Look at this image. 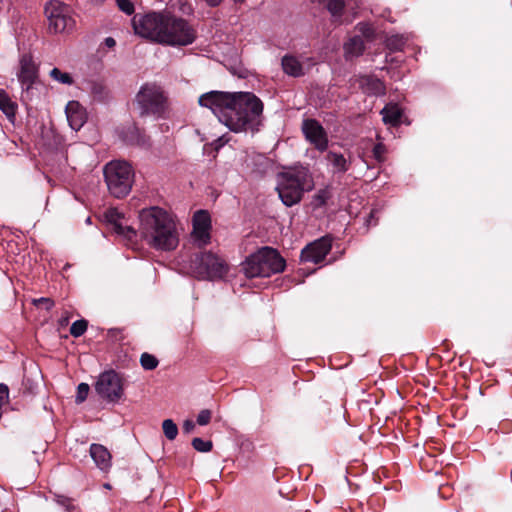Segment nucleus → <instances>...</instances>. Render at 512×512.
<instances>
[{
	"label": "nucleus",
	"instance_id": "42",
	"mask_svg": "<svg viewBox=\"0 0 512 512\" xmlns=\"http://www.w3.org/2000/svg\"><path fill=\"white\" fill-rule=\"evenodd\" d=\"M209 7L219 6L223 0H203Z\"/></svg>",
	"mask_w": 512,
	"mask_h": 512
},
{
	"label": "nucleus",
	"instance_id": "13",
	"mask_svg": "<svg viewBox=\"0 0 512 512\" xmlns=\"http://www.w3.org/2000/svg\"><path fill=\"white\" fill-rule=\"evenodd\" d=\"M211 228L210 215L205 210L197 211L193 216V235L199 246L206 245L209 242Z\"/></svg>",
	"mask_w": 512,
	"mask_h": 512
},
{
	"label": "nucleus",
	"instance_id": "39",
	"mask_svg": "<svg viewBox=\"0 0 512 512\" xmlns=\"http://www.w3.org/2000/svg\"><path fill=\"white\" fill-rule=\"evenodd\" d=\"M9 400V389L7 385L0 383V404L6 405Z\"/></svg>",
	"mask_w": 512,
	"mask_h": 512
},
{
	"label": "nucleus",
	"instance_id": "17",
	"mask_svg": "<svg viewBox=\"0 0 512 512\" xmlns=\"http://www.w3.org/2000/svg\"><path fill=\"white\" fill-rule=\"evenodd\" d=\"M90 455L97 467L101 470H108L111 466V454L106 447L100 444H92Z\"/></svg>",
	"mask_w": 512,
	"mask_h": 512
},
{
	"label": "nucleus",
	"instance_id": "5",
	"mask_svg": "<svg viewBox=\"0 0 512 512\" xmlns=\"http://www.w3.org/2000/svg\"><path fill=\"white\" fill-rule=\"evenodd\" d=\"M284 268V259L271 247L259 249L242 263V270L249 278L269 277L272 274L282 272Z\"/></svg>",
	"mask_w": 512,
	"mask_h": 512
},
{
	"label": "nucleus",
	"instance_id": "44",
	"mask_svg": "<svg viewBox=\"0 0 512 512\" xmlns=\"http://www.w3.org/2000/svg\"><path fill=\"white\" fill-rule=\"evenodd\" d=\"M105 44L109 48H112V47L115 46L116 42H115V40L112 37H108V38L105 39Z\"/></svg>",
	"mask_w": 512,
	"mask_h": 512
},
{
	"label": "nucleus",
	"instance_id": "19",
	"mask_svg": "<svg viewBox=\"0 0 512 512\" xmlns=\"http://www.w3.org/2000/svg\"><path fill=\"white\" fill-rule=\"evenodd\" d=\"M105 215L107 221L112 225L116 233L125 235L128 238H130V233L135 234V231L131 227H123L121 223H119L121 215L116 209H109Z\"/></svg>",
	"mask_w": 512,
	"mask_h": 512
},
{
	"label": "nucleus",
	"instance_id": "23",
	"mask_svg": "<svg viewBox=\"0 0 512 512\" xmlns=\"http://www.w3.org/2000/svg\"><path fill=\"white\" fill-rule=\"evenodd\" d=\"M326 159L333 166L335 171L344 173L349 169V163L342 154L329 152L326 155Z\"/></svg>",
	"mask_w": 512,
	"mask_h": 512
},
{
	"label": "nucleus",
	"instance_id": "38",
	"mask_svg": "<svg viewBox=\"0 0 512 512\" xmlns=\"http://www.w3.org/2000/svg\"><path fill=\"white\" fill-rule=\"evenodd\" d=\"M33 304L38 307L42 306L46 310H50L54 306V301L51 298H39L34 299Z\"/></svg>",
	"mask_w": 512,
	"mask_h": 512
},
{
	"label": "nucleus",
	"instance_id": "46",
	"mask_svg": "<svg viewBox=\"0 0 512 512\" xmlns=\"http://www.w3.org/2000/svg\"><path fill=\"white\" fill-rule=\"evenodd\" d=\"M374 216V213L373 211L370 213V218H372Z\"/></svg>",
	"mask_w": 512,
	"mask_h": 512
},
{
	"label": "nucleus",
	"instance_id": "26",
	"mask_svg": "<svg viewBox=\"0 0 512 512\" xmlns=\"http://www.w3.org/2000/svg\"><path fill=\"white\" fill-rule=\"evenodd\" d=\"M327 10L334 18H340L345 6L344 0H322Z\"/></svg>",
	"mask_w": 512,
	"mask_h": 512
},
{
	"label": "nucleus",
	"instance_id": "9",
	"mask_svg": "<svg viewBox=\"0 0 512 512\" xmlns=\"http://www.w3.org/2000/svg\"><path fill=\"white\" fill-rule=\"evenodd\" d=\"M135 103L140 116L156 115L164 110L165 97L159 86L147 83L137 93Z\"/></svg>",
	"mask_w": 512,
	"mask_h": 512
},
{
	"label": "nucleus",
	"instance_id": "16",
	"mask_svg": "<svg viewBox=\"0 0 512 512\" xmlns=\"http://www.w3.org/2000/svg\"><path fill=\"white\" fill-rule=\"evenodd\" d=\"M358 83L359 88L366 94L383 95L385 93L384 83L374 76H361Z\"/></svg>",
	"mask_w": 512,
	"mask_h": 512
},
{
	"label": "nucleus",
	"instance_id": "3",
	"mask_svg": "<svg viewBox=\"0 0 512 512\" xmlns=\"http://www.w3.org/2000/svg\"><path fill=\"white\" fill-rule=\"evenodd\" d=\"M141 236L147 243L159 250H173L177 247L179 238L175 222L161 208L151 207L139 214Z\"/></svg>",
	"mask_w": 512,
	"mask_h": 512
},
{
	"label": "nucleus",
	"instance_id": "11",
	"mask_svg": "<svg viewBox=\"0 0 512 512\" xmlns=\"http://www.w3.org/2000/svg\"><path fill=\"white\" fill-rule=\"evenodd\" d=\"M331 250V240L327 237L320 238L307 245L301 252L303 261L319 263Z\"/></svg>",
	"mask_w": 512,
	"mask_h": 512
},
{
	"label": "nucleus",
	"instance_id": "10",
	"mask_svg": "<svg viewBox=\"0 0 512 512\" xmlns=\"http://www.w3.org/2000/svg\"><path fill=\"white\" fill-rule=\"evenodd\" d=\"M95 390L102 399L117 402L124 393L122 378L113 370L105 371L100 374Z\"/></svg>",
	"mask_w": 512,
	"mask_h": 512
},
{
	"label": "nucleus",
	"instance_id": "20",
	"mask_svg": "<svg viewBox=\"0 0 512 512\" xmlns=\"http://www.w3.org/2000/svg\"><path fill=\"white\" fill-rule=\"evenodd\" d=\"M0 110L9 120H14L17 104L11 100L9 95L3 89H0Z\"/></svg>",
	"mask_w": 512,
	"mask_h": 512
},
{
	"label": "nucleus",
	"instance_id": "36",
	"mask_svg": "<svg viewBox=\"0 0 512 512\" xmlns=\"http://www.w3.org/2000/svg\"><path fill=\"white\" fill-rule=\"evenodd\" d=\"M120 10L126 14H132L134 12V5L130 0H116Z\"/></svg>",
	"mask_w": 512,
	"mask_h": 512
},
{
	"label": "nucleus",
	"instance_id": "1",
	"mask_svg": "<svg viewBox=\"0 0 512 512\" xmlns=\"http://www.w3.org/2000/svg\"><path fill=\"white\" fill-rule=\"evenodd\" d=\"M198 103L233 132L255 130L263 112L262 101L250 92L210 91L201 95Z\"/></svg>",
	"mask_w": 512,
	"mask_h": 512
},
{
	"label": "nucleus",
	"instance_id": "21",
	"mask_svg": "<svg viewBox=\"0 0 512 512\" xmlns=\"http://www.w3.org/2000/svg\"><path fill=\"white\" fill-rule=\"evenodd\" d=\"M364 48L365 46L363 39L358 35L350 38L344 45L345 53L350 57L361 55L364 51Z\"/></svg>",
	"mask_w": 512,
	"mask_h": 512
},
{
	"label": "nucleus",
	"instance_id": "28",
	"mask_svg": "<svg viewBox=\"0 0 512 512\" xmlns=\"http://www.w3.org/2000/svg\"><path fill=\"white\" fill-rule=\"evenodd\" d=\"M355 29L360 33L359 36L367 41H372L376 37V32L369 23H359Z\"/></svg>",
	"mask_w": 512,
	"mask_h": 512
},
{
	"label": "nucleus",
	"instance_id": "31",
	"mask_svg": "<svg viewBox=\"0 0 512 512\" xmlns=\"http://www.w3.org/2000/svg\"><path fill=\"white\" fill-rule=\"evenodd\" d=\"M88 322L84 319L75 321L70 327V334L74 337H80L87 330Z\"/></svg>",
	"mask_w": 512,
	"mask_h": 512
},
{
	"label": "nucleus",
	"instance_id": "33",
	"mask_svg": "<svg viewBox=\"0 0 512 512\" xmlns=\"http://www.w3.org/2000/svg\"><path fill=\"white\" fill-rule=\"evenodd\" d=\"M192 446L198 452H209L212 450L213 444L211 441H205L202 438L195 437L192 440Z\"/></svg>",
	"mask_w": 512,
	"mask_h": 512
},
{
	"label": "nucleus",
	"instance_id": "8",
	"mask_svg": "<svg viewBox=\"0 0 512 512\" xmlns=\"http://www.w3.org/2000/svg\"><path fill=\"white\" fill-rule=\"evenodd\" d=\"M50 33H69L73 31L76 21L70 8L58 1L50 2L45 8Z\"/></svg>",
	"mask_w": 512,
	"mask_h": 512
},
{
	"label": "nucleus",
	"instance_id": "29",
	"mask_svg": "<svg viewBox=\"0 0 512 512\" xmlns=\"http://www.w3.org/2000/svg\"><path fill=\"white\" fill-rule=\"evenodd\" d=\"M50 76L53 80H55L59 83L66 84V85L73 84L72 76L69 73L62 72L58 68H53L50 71Z\"/></svg>",
	"mask_w": 512,
	"mask_h": 512
},
{
	"label": "nucleus",
	"instance_id": "40",
	"mask_svg": "<svg viewBox=\"0 0 512 512\" xmlns=\"http://www.w3.org/2000/svg\"><path fill=\"white\" fill-rule=\"evenodd\" d=\"M328 198L329 193L327 190L319 191L314 197L315 201L317 202V205H324Z\"/></svg>",
	"mask_w": 512,
	"mask_h": 512
},
{
	"label": "nucleus",
	"instance_id": "37",
	"mask_svg": "<svg viewBox=\"0 0 512 512\" xmlns=\"http://www.w3.org/2000/svg\"><path fill=\"white\" fill-rule=\"evenodd\" d=\"M386 152V148L382 143H378L373 148V155L375 159L379 162L384 160V154Z\"/></svg>",
	"mask_w": 512,
	"mask_h": 512
},
{
	"label": "nucleus",
	"instance_id": "22",
	"mask_svg": "<svg viewBox=\"0 0 512 512\" xmlns=\"http://www.w3.org/2000/svg\"><path fill=\"white\" fill-rule=\"evenodd\" d=\"M381 114L383 115V121L386 124H391L393 126L399 124L402 116L401 110L396 105H388L384 107Z\"/></svg>",
	"mask_w": 512,
	"mask_h": 512
},
{
	"label": "nucleus",
	"instance_id": "43",
	"mask_svg": "<svg viewBox=\"0 0 512 512\" xmlns=\"http://www.w3.org/2000/svg\"><path fill=\"white\" fill-rule=\"evenodd\" d=\"M212 145L214 146L215 150H218L221 146L224 145V141H223V138H218L217 140H215Z\"/></svg>",
	"mask_w": 512,
	"mask_h": 512
},
{
	"label": "nucleus",
	"instance_id": "18",
	"mask_svg": "<svg viewBox=\"0 0 512 512\" xmlns=\"http://www.w3.org/2000/svg\"><path fill=\"white\" fill-rule=\"evenodd\" d=\"M281 64L283 71L289 76L300 77L305 74L303 65L296 57L292 55L284 56L282 58Z\"/></svg>",
	"mask_w": 512,
	"mask_h": 512
},
{
	"label": "nucleus",
	"instance_id": "34",
	"mask_svg": "<svg viewBox=\"0 0 512 512\" xmlns=\"http://www.w3.org/2000/svg\"><path fill=\"white\" fill-rule=\"evenodd\" d=\"M90 387L86 383H81L77 388L76 403H82L86 400Z\"/></svg>",
	"mask_w": 512,
	"mask_h": 512
},
{
	"label": "nucleus",
	"instance_id": "14",
	"mask_svg": "<svg viewBox=\"0 0 512 512\" xmlns=\"http://www.w3.org/2000/svg\"><path fill=\"white\" fill-rule=\"evenodd\" d=\"M302 130L307 138L317 149L325 150L328 140L323 127L313 119L305 120L302 124Z\"/></svg>",
	"mask_w": 512,
	"mask_h": 512
},
{
	"label": "nucleus",
	"instance_id": "27",
	"mask_svg": "<svg viewBox=\"0 0 512 512\" xmlns=\"http://www.w3.org/2000/svg\"><path fill=\"white\" fill-rule=\"evenodd\" d=\"M162 430L168 440H174L178 435V427L172 419H165L162 422Z\"/></svg>",
	"mask_w": 512,
	"mask_h": 512
},
{
	"label": "nucleus",
	"instance_id": "25",
	"mask_svg": "<svg viewBox=\"0 0 512 512\" xmlns=\"http://www.w3.org/2000/svg\"><path fill=\"white\" fill-rule=\"evenodd\" d=\"M123 139L130 144L144 145L146 143L145 137L135 126L130 127L126 132H124Z\"/></svg>",
	"mask_w": 512,
	"mask_h": 512
},
{
	"label": "nucleus",
	"instance_id": "32",
	"mask_svg": "<svg viewBox=\"0 0 512 512\" xmlns=\"http://www.w3.org/2000/svg\"><path fill=\"white\" fill-rule=\"evenodd\" d=\"M405 44L404 39L401 36L393 35L386 39V46L392 51H398L403 48Z\"/></svg>",
	"mask_w": 512,
	"mask_h": 512
},
{
	"label": "nucleus",
	"instance_id": "2",
	"mask_svg": "<svg viewBox=\"0 0 512 512\" xmlns=\"http://www.w3.org/2000/svg\"><path fill=\"white\" fill-rule=\"evenodd\" d=\"M132 25L136 34L160 44L187 46L196 38V31L187 20L170 13L138 14Z\"/></svg>",
	"mask_w": 512,
	"mask_h": 512
},
{
	"label": "nucleus",
	"instance_id": "7",
	"mask_svg": "<svg viewBox=\"0 0 512 512\" xmlns=\"http://www.w3.org/2000/svg\"><path fill=\"white\" fill-rule=\"evenodd\" d=\"M191 270L199 279L222 278L228 271V266L223 259L211 252L194 254L191 260Z\"/></svg>",
	"mask_w": 512,
	"mask_h": 512
},
{
	"label": "nucleus",
	"instance_id": "12",
	"mask_svg": "<svg viewBox=\"0 0 512 512\" xmlns=\"http://www.w3.org/2000/svg\"><path fill=\"white\" fill-rule=\"evenodd\" d=\"M18 80L22 85L23 92L27 96L30 94L33 84L38 79V69L31 57L23 56L20 60V70L17 74Z\"/></svg>",
	"mask_w": 512,
	"mask_h": 512
},
{
	"label": "nucleus",
	"instance_id": "15",
	"mask_svg": "<svg viewBox=\"0 0 512 512\" xmlns=\"http://www.w3.org/2000/svg\"><path fill=\"white\" fill-rule=\"evenodd\" d=\"M66 116L70 127L76 131L86 122V112L77 101H70L67 104Z\"/></svg>",
	"mask_w": 512,
	"mask_h": 512
},
{
	"label": "nucleus",
	"instance_id": "30",
	"mask_svg": "<svg viewBox=\"0 0 512 512\" xmlns=\"http://www.w3.org/2000/svg\"><path fill=\"white\" fill-rule=\"evenodd\" d=\"M140 363L145 370H153L158 366L159 361L154 355L143 353L140 357Z\"/></svg>",
	"mask_w": 512,
	"mask_h": 512
},
{
	"label": "nucleus",
	"instance_id": "45",
	"mask_svg": "<svg viewBox=\"0 0 512 512\" xmlns=\"http://www.w3.org/2000/svg\"><path fill=\"white\" fill-rule=\"evenodd\" d=\"M234 1L235 2H240V3L244 2V0H234Z\"/></svg>",
	"mask_w": 512,
	"mask_h": 512
},
{
	"label": "nucleus",
	"instance_id": "35",
	"mask_svg": "<svg viewBox=\"0 0 512 512\" xmlns=\"http://www.w3.org/2000/svg\"><path fill=\"white\" fill-rule=\"evenodd\" d=\"M212 417V413L208 409L201 410L197 416V423L199 425H207Z\"/></svg>",
	"mask_w": 512,
	"mask_h": 512
},
{
	"label": "nucleus",
	"instance_id": "6",
	"mask_svg": "<svg viewBox=\"0 0 512 512\" xmlns=\"http://www.w3.org/2000/svg\"><path fill=\"white\" fill-rule=\"evenodd\" d=\"M103 173L112 196L123 198L129 194L134 182V171L128 162L112 160L104 166Z\"/></svg>",
	"mask_w": 512,
	"mask_h": 512
},
{
	"label": "nucleus",
	"instance_id": "24",
	"mask_svg": "<svg viewBox=\"0 0 512 512\" xmlns=\"http://www.w3.org/2000/svg\"><path fill=\"white\" fill-rule=\"evenodd\" d=\"M90 93L94 100L103 102L109 98L110 91L102 82H91Z\"/></svg>",
	"mask_w": 512,
	"mask_h": 512
},
{
	"label": "nucleus",
	"instance_id": "4",
	"mask_svg": "<svg viewBox=\"0 0 512 512\" xmlns=\"http://www.w3.org/2000/svg\"><path fill=\"white\" fill-rule=\"evenodd\" d=\"M313 189V181L304 167L291 169L280 175L277 191L282 202L290 207L301 201L304 191Z\"/></svg>",
	"mask_w": 512,
	"mask_h": 512
},
{
	"label": "nucleus",
	"instance_id": "41",
	"mask_svg": "<svg viewBox=\"0 0 512 512\" xmlns=\"http://www.w3.org/2000/svg\"><path fill=\"white\" fill-rule=\"evenodd\" d=\"M195 429V423L192 421V420H185L184 423H183V431L184 433H191L193 432Z\"/></svg>",
	"mask_w": 512,
	"mask_h": 512
}]
</instances>
